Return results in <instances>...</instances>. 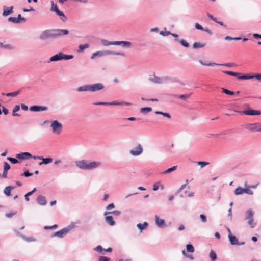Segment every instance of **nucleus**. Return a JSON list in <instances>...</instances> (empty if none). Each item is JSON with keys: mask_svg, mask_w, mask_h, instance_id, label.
I'll list each match as a JSON object with an SVG mask.
<instances>
[{"mask_svg": "<svg viewBox=\"0 0 261 261\" xmlns=\"http://www.w3.org/2000/svg\"><path fill=\"white\" fill-rule=\"evenodd\" d=\"M102 163L98 161L90 162L87 160H82L75 162V166L82 170H91L97 168L101 165Z\"/></svg>", "mask_w": 261, "mask_h": 261, "instance_id": "f257e3e1", "label": "nucleus"}, {"mask_svg": "<svg viewBox=\"0 0 261 261\" xmlns=\"http://www.w3.org/2000/svg\"><path fill=\"white\" fill-rule=\"evenodd\" d=\"M111 55L126 57L125 54L123 52H116L110 50H102L93 53L91 55V59H93L96 57H101L103 56Z\"/></svg>", "mask_w": 261, "mask_h": 261, "instance_id": "f03ea898", "label": "nucleus"}, {"mask_svg": "<svg viewBox=\"0 0 261 261\" xmlns=\"http://www.w3.org/2000/svg\"><path fill=\"white\" fill-rule=\"evenodd\" d=\"M73 56L71 55L64 54L62 52H59L58 54L53 56L49 58L50 62L58 61L62 60H70L73 58Z\"/></svg>", "mask_w": 261, "mask_h": 261, "instance_id": "7ed1b4c3", "label": "nucleus"}, {"mask_svg": "<svg viewBox=\"0 0 261 261\" xmlns=\"http://www.w3.org/2000/svg\"><path fill=\"white\" fill-rule=\"evenodd\" d=\"M52 132L56 135H60L62 132L63 126L62 124L57 120L53 121L50 125Z\"/></svg>", "mask_w": 261, "mask_h": 261, "instance_id": "20e7f679", "label": "nucleus"}, {"mask_svg": "<svg viewBox=\"0 0 261 261\" xmlns=\"http://www.w3.org/2000/svg\"><path fill=\"white\" fill-rule=\"evenodd\" d=\"M39 38L41 40L48 38L55 39L53 29L45 30L42 31L39 35Z\"/></svg>", "mask_w": 261, "mask_h": 261, "instance_id": "39448f33", "label": "nucleus"}, {"mask_svg": "<svg viewBox=\"0 0 261 261\" xmlns=\"http://www.w3.org/2000/svg\"><path fill=\"white\" fill-rule=\"evenodd\" d=\"M73 226H68L64 228L59 231L54 232L51 235V237H57L59 238H63L64 236L67 234V233L72 228Z\"/></svg>", "mask_w": 261, "mask_h": 261, "instance_id": "423d86ee", "label": "nucleus"}, {"mask_svg": "<svg viewBox=\"0 0 261 261\" xmlns=\"http://www.w3.org/2000/svg\"><path fill=\"white\" fill-rule=\"evenodd\" d=\"M53 30L55 39L67 35L69 34V31L67 29H53Z\"/></svg>", "mask_w": 261, "mask_h": 261, "instance_id": "0eeeda50", "label": "nucleus"}, {"mask_svg": "<svg viewBox=\"0 0 261 261\" xmlns=\"http://www.w3.org/2000/svg\"><path fill=\"white\" fill-rule=\"evenodd\" d=\"M143 148L141 144H139L135 148L131 149L129 151L130 154L133 156H138L143 152Z\"/></svg>", "mask_w": 261, "mask_h": 261, "instance_id": "6e6552de", "label": "nucleus"}, {"mask_svg": "<svg viewBox=\"0 0 261 261\" xmlns=\"http://www.w3.org/2000/svg\"><path fill=\"white\" fill-rule=\"evenodd\" d=\"M90 85L91 92H96L97 91H100L101 90H102L105 88L104 85L100 83L91 84Z\"/></svg>", "mask_w": 261, "mask_h": 261, "instance_id": "1a4fd4ad", "label": "nucleus"}, {"mask_svg": "<svg viewBox=\"0 0 261 261\" xmlns=\"http://www.w3.org/2000/svg\"><path fill=\"white\" fill-rule=\"evenodd\" d=\"M33 158L35 160L38 159L41 160L42 161L39 163V165L42 164H48L53 162V159L51 158H44L42 156H33Z\"/></svg>", "mask_w": 261, "mask_h": 261, "instance_id": "9d476101", "label": "nucleus"}, {"mask_svg": "<svg viewBox=\"0 0 261 261\" xmlns=\"http://www.w3.org/2000/svg\"><path fill=\"white\" fill-rule=\"evenodd\" d=\"M115 45H120L123 48H129L132 45V42L126 41H115Z\"/></svg>", "mask_w": 261, "mask_h": 261, "instance_id": "9b49d317", "label": "nucleus"}, {"mask_svg": "<svg viewBox=\"0 0 261 261\" xmlns=\"http://www.w3.org/2000/svg\"><path fill=\"white\" fill-rule=\"evenodd\" d=\"M259 123H247L245 125V128L251 130V131H260L259 128H258L257 127V125H259Z\"/></svg>", "mask_w": 261, "mask_h": 261, "instance_id": "f8f14e48", "label": "nucleus"}, {"mask_svg": "<svg viewBox=\"0 0 261 261\" xmlns=\"http://www.w3.org/2000/svg\"><path fill=\"white\" fill-rule=\"evenodd\" d=\"M48 110L46 106H33L30 108V110L32 112L45 111Z\"/></svg>", "mask_w": 261, "mask_h": 261, "instance_id": "ddd939ff", "label": "nucleus"}, {"mask_svg": "<svg viewBox=\"0 0 261 261\" xmlns=\"http://www.w3.org/2000/svg\"><path fill=\"white\" fill-rule=\"evenodd\" d=\"M167 79V77L161 78L154 75L152 77H150L149 81L155 84H162L164 81Z\"/></svg>", "mask_w": 261, "mask_h": 261, "instance_id": "4468645a", "label": "nucleus"}, {"mask_svg": "<svg viewBox=\"0 0 261 261\" xmlns=\"http://www.w3.org/2000/svg\"><path fill=\"white\" fill-rule=\"evenodd\" d=\"M16 157L19 160H25L33 158L32 154L29 152H22L16 155Z\"/></svg>", "mask_w": 261, "mask_h": 261, "instance_id": "2eb2a0df", "label": "nucleus"}, {"mask_svg": "<svg viewBox=\"0 0 261 261\" xmlns=\"http://www.w3.org/2000/svg\"><path fill=\"white\" fill-rule=\"evenodd\" d=\"M13 9V6L7 7L6 6H3V16H7L12 13Z\"/></svg>", "mask_w": 261, "mask_h": 261, "instance_id": "dca6fc26", "label": "nucleus"}, {"mask_svg": "<svg viewBox=\"0 0 261 261\" xmlns=\"http://www.w3.org/2000/svg\"><path fill=\"white\" fill-rule=\"evenodd\" d=\"M242 113L247 115H259L261 114L260 111L254 110H246L243 111Z\"/></svg>", "mask_w": 261, "mask_h": 261, "instance_id": "f3484780", "label": "nucleus"}, {"mask_svg": "<svg viewBox=\"0 0 261 261\" xmlns=\"http://www.w3.org/2000/svg\"><path fill=\"white\" fill-rule=\"evenodd\" d=\"M107 103H108V106H114V105L115 106H124V105L130 106V105H131L130 103L124 102V101L120 102L118 100H115V101H113L109 102H107Z\"/></svg>", "mask_w": 261, "mask_h": 261, "instance_id": "a211bd4d", "label": "nucleus"}, {"mask_svg": "<svg viewBox=\"0 0 261 261\" xmlns=\"http://www.w3.org/2000/svg\"><path fill=\"white\" fill-rule=\"evenodd\" d=\"M155 224L158 227L160 228H163L166 225L165 224V221L163 219H160L157 215L155 216Z\"/></svg>", "mask_w": 261, "mask_h": 261, "instance_id": "6ab92c4d", "label": "nucleus"}, {"mask_svg": "<svg viewBox=\"0 0 261 261\" xmlns=\"http://www.w3.org/2000/svg\"><path fill=\"white\" fill-rule=\"evenodd\" d=\"M37 202L40 205H45L46 204V198L44 196L40 195L37 198Z\"/></svg>", "mask_w": 261, "mask_h": 261, "instance_id": "aec40b11", "label": "nucleus"}, {"mask_svg": "<svg viewBox=\"0 0 261 261\" xmlns=\"http://www.w3.org/2000/svg\"><path fill=\"white\" fill-rule=\"evenodd\" d=\"M15 188V187L9 186H7L4 189V193L7 196H10L11 195V191L12 190H13Z\"/></svg>", "mask_w": 261, "mask_h": 261, "instance_id": "412c9836", "label": "nucleus"}, {"mask_svg": "<svg viewBox=\"0 0 261 261\" xmlns=\"http://www.w3.org/2000/svg\"><path fill=\"white\" fill-rule=\"evenodd\" d=\"M78 92L90 91V85H86L79 87L77 89Z\"/></svg>", "mask_w": 261, "mask_h": 261, "instance_id": "4be33fe9", "label": "nucleus"}, {"mask_svg": "<svg viewBox=\"0 0 261 261\" xmlns=\"http://www.w3.org/2000/svg\"><path fill=\"white\" fill-rule=\"evenodd\" d=\"M100 43L102 45L104 46H108L110 45H115V41H110L106 39H101Z\"/></svg>", "mask_w": 261, "mask_h": 261, "instance_id": "5701e85b", "label": "nucleus"}, {"mask_svg": "<svg viewBox=\"0 0 261 261\" xmlns=\"http://www.w3.org/2000/svg\"><path fill=\"white\" fill-rule=\"evenodd\" d=\"M106 222L111 226H113L115 224V222L113 220L112 216H108L105 217Z\"/></svg>", "mask_w": 261, "mask_h": 261, "instance_id": "b1692460", "label": "nucleus"}, {"mask_svg": "<svg viewBox=\"0 0 261 261\" xmlns=\"http://www.w3.org/2000/svg\"><path fill=\"white\" fill-rule=\"evenodd\" d=\"M228 238L231 245H234L238 244V240L234 236L232 235L231 234H229Z\"/></svg>", "mask_w": 261, "mask_h": 261, "instance_id": "393cba45", "label": "nucleus"}, {"mask_svg": "<svg viewBox=\"0 0 261 261\" xmlns=\"http://www.w3.org/2000/svg\"><path fill=\"white\" fill-rule=\"evenodd\" d=\"M56 13L57 15L60 17V19L63 22H65L67 20V17L62 11L59 10L56 12Z\"/></svg>", "mask_w": 261, "mask_h": 261, "instance_id": "a878e982", "label": "nucleus"}, {"mask_svg": "<svg viewBox=\"0 0 261 261\" xmlns=\"http://www.w3.org/2000/svg\"><path fill=\"white\" fill-rule=\"evenodd\" d=\"M253 214H254V213L252 211L251 209L248 210L246 211V218H245V219L248 220V219H250L253 218Z\"/></svg>", "mask_w": 261, "mask_h": 261, "instance_id": "bb28decb", "label": "nucleus"}, {"mask_svg": "<svg viewBox=\"0 0 261 261\" xmlns=\"http://www.w3.org/2000/svg\"><path fill=\"white\" fill-rule=\"evenodd\" d=\"M89 47L88 44H81L79 46V49L77 50L78 53H82L85 49L88 48Z\"/></svg>", "mask_w": 261, "mask_h": 261, "instance_id": "cd10ccee", "label": "nucleus"}, {"mask_svg": "<svg viewBox=\"0 0 261 261\" xmlns=\"http://www.w3.org/2000/svg\"><path fill=\"white\" fill-rule=\"evenodd\" d=\"M148 223L146 222H144L143 224L138 223L137 225V227L138 229H139L141 231L146 228V227L148 226Z\"/></svg>", "mask_w": 261, "mask_h": 261, "instance_id": "c85d7f7f", "label": "nucleus"}, {"mask_svg": "<svg viewBox=\"0 0 261 261\" xmlns=\"http://www.w3.org/2000/svg\"><path fill=\"white\" fill-rule=\"evenodd\" d=\"M199 63L201 64H202V65L207 66H216L217 65H219V64L215 63H212V62L206 63V62H204L202 60H199Z\"/></svg>", "mask_w": 261, "mask_h": 261, "instance_id": "c756f323", "label": "nucleus"}, {"mask_svg": "<svg viewBox=\"0 0 261 261\" xmlns=\"http://www.w3.org/2000/svg\"><path fill=\"white\" fill-rule=\"evenodd\" d=\"M155 114L156 115H162L164 117H167L168 118H171V116L170 114L167 113L163 112L162 111H155Z\"/></svg>", "mask_w": 261, "mask_h": 261, "instance_id": "7c9ffc66", "label": "nucleus"}, {"mask_svg": "<svg viewBox=\"0 0 261 261\" xmlns=\"http://www.w3.org/2000/svg\"><path fill=\"white\" fill-rule=\"evenodd\" d=\"M210 257L211 258V261H215L217 258V255L215 252L213 250L210 252Z\"/></svg>", "mask_w": 261, "mask_h": 261, "instance_id": "2f4dec72", "label": "nucleus"}, {"mask_svg": "<svg viewBox=\"0 0 261 261\" xmlns=\"http://www.w3.org/2000/svg\"><path fill=\"white\" fill-rule=\"evenodd\" d=\"M177 168V166H173L171 168H168L165 171H164L162 173L163 174H168L174 171H175Z\"/></svg>", "mask_w": 261, "mask_h": 261, "instance_id": "473e14b6", "label": "nucleus"}, {"mask_svg": "<svg viewBox=\"0 0 261 261\" xmlns=\"http://www.w3.org/2000/svg\"><path fill=\"white\" fill-rule=\"evenodd\" d=\"M241 80H249L254 78V74L251 75L250 74L242 75L239 77Z\"/></svg>", "mask_w": 261, "mask_h": 261, "instance_id": "72a5a7b5", "label": "nucleus"}, {"mask_svg": "<svg viewBox=\"0 0 261 261\" xmlns=\"http://www.w3.org/2000/svg\"><path fill=\"white\" fill-rule=\"evenodd\" d=\"M205 46V44H202L199 42H195L193 44V47L194 48H202Z\"/></svg>", "mask_w": 261, "mask_h": 261, "instance_id": "f704fd0d", "label": "nucleus"}, {"mask_svg": "<svg viewBox=\"0 0 261 261\" xmlns=\"http://www.w3.org/2000/svg\"><path fill=\"white\" fill-rule=\"evenodd\" d=\"M20 92V90H18V91H16L15 92H11V93H7L6 94V95L7 96H12V97H15L17 95H18Z\"/></svg>", "mask_w": 261, "mask_h": 261, "instance_id": "c9c22d12", "label": "nucleus"}, {"mask_svg": "<svg viewBox=\"0 0 261 261\" xmlns=\"http://www.w3.org/2000/svg\"><path fill=\"white\" fill-rule=\"evenodd\" d=\"M243 193V188L242 187H239L237 188L234 190V194L236 195L242 194Z\"/></svg>", "mask_w": 261, "mask_h": 261, "instance_id": "e433bc0d", "label": "nucleus"}, {"mask_svg": "<svg viewBox=\"0 0 261 261\" xmlns=\"http://www.w3.org/2000/svg\"><path fill=\"white\" fill-rule=\"evenodd\" d=\"M51 7L50 10L51 11L56 12L57 11H58L59 10L58 8L57 5L56 4H55L53 1H51Z\"/></svg>", "mask_w": 261, "mask_h": 261, "instance_id": "4c0bfd02", "label": "nucleus"}, {"mask_svg": "<svg viewBox=\"0 0 261 261\" xmlns=\"http://www.w3.org/2000/svg\"><path fill=\"white\" fill-rule=\"evenodd\" d=\"M0 47L2 48H4L6 49H13V47L10 44H4L3 43L0 42Z\"/></svg>", "mask_w": 261, "mask_h": 261, "instance_id": "58836bf2", "label": "nucleus"}, {"mask_svg": "<svg viewBox=\"0 0 261 261\" xmlns=\"http://www.w3.org/2000/svg\"><path fill=\"white\" fill-rule=\"evenodd\" d=\"M152 111V108L151 107H145L142 108L140 109L141 113H149Z\"/></svg>", "mask_w": 261, "mask_h": 261, "instance_id": "ea45409f", "label": "nucleus"}, {"mask_svg": "<svg viewBox=\"0 0 261 261\" xmlns=\"http://www.w3.org/2000/svg\"><path fill=\"white\" fill-rule=\"evenodd\" d=\"M36 188H34L33 189V190L29 192H28L24 196V197H25V199L27 201H29V198H28V195H31L32 194H33V193L36 191Z\"/></svg>", "mask_w": 261, "mask_h": 261, "instance_id": "a19ab883", "label": "nucleus"}, {"mask_svg": "<svg viewBox=\"0 0 261 261\" xmlns=\"http://www.w3.org/2000/svg\"><path fill=\"white\" fill-rule=\"evenodd\" d=\"M8 20L9 22H12L13 23H15V24L19 23V20L16 17H9L8 18Z\"/></svg>", "mask_w": 261, "mask_h": 261, "instance_id": "79ce46f5", "label": "nucleus"}, {"mask_svg": "<svg viewBox=\"0 0 261 261\" xmlns=\"http://www.w3.org/2000/svg\"><path fill=\"white\" fill-rule=\"evenodd\" d=\"M221 89L222 90V92L224 93H225L227 95H232L235 93L234 92L231 91H230L228 89H225L224 88H222Z\"/></svg>", "mask_w": 261, "mask_h": 261, "instance_id": "37998d69", "label": "nucleus"}, {"mask_svg": "<svg viewBox=\"0 0 261 261\" xmlns=\"http://www.w3.org/2000/svg\"><path fill=\"white\" fill-rule=\"evenodd\" d=\"M187 251L188 252H194V248L191 244H188L186 246Z\"/></svg>", "mask_w": 261, "mask_h": 261, "instance_id": "c03bdc74", "label": "nucleus"}, {"mask_svg": "<svg viewBox=\"0 0 261 261\" xmlns=\"http://www.w3.org/2000/svg\"><path fill=\"white\" fill-rule=\"evenodd\" d=\"M108 214H113L116 216H119L121 214V212L119 211H114L112 212H106L104 213V215H106Z\"/></svg>", "mask_w": 261, "mask_h": 261, "instance_id": "a18cd8bd", "label": "nucleus"}, {"mask_svg": "<svg viewBox=\"0 0 261 261\" xmlns=\"http://www.w3.org/2000/svg\"><path fill=\"white\" fill-rule=\"evenodd\" d=\"M197 163L198 165H200L201 168H203V167H205V166H207L210 164L209 162H202V161L197 162Z\"/></svg>", "mask_w": 261, "mask_h": 261, "instance_id": "49530a36", "label": "nucleus"}, {"mask_svg": "<svg viewBox=\"0 0 261 261\" xmlns=\"http://www.w3.org/2000/svg\"><path fill=\"white\" fill-rule=\"evenodd\" d=\"M248 224L251 228H253L255 226V223H254L253 218L248 219Z\"/></svg>", "mask_w": 261, "mask_h": 261, "instance_id": "de8ad7c7", "label": "nucleus"}, {"mask_svg": "<svg viewBox=\"0 0 261 261\" xmlns=\"http://www.w3.org/2000/svg\"><path fill=\"white\" fill-rule=\"evenodd\" d=\"M241 38L240 37H232L230 36H226L225 40H239Z\"/></svg>", "mask_w": 261, "mask_h": 261, "instance_id": "09e8293b", "label": "nucleus"}, {"mask_svg": "<svg viewBox=\"0 0 261 261\" xmlns=\"http://www.w3.org/2000/svg\"><path fill=\"white\" fill-rule=\"evenodd\" d=\"M245 193L248 195H252L253 191L249 188H243V193Z\"/></svg>", "mask_w": 261, "mask_h": 261, "instance_id": "8fccbe9b", "label": "nucleus"}, {"mask_svg": "<svg viewBox=\"0 0 261 261\" xmlns=\"http://www.w3.org/2000/svg\"><path fill=\"white\" fill-rule=\"evenodd\" d=\"M7 160L13 164H16L18 162L17 159L12 157H8Z\"/></svg>", "mask_w": 261, "mask_h": 261, "instance_id": "3c124183", "label": "nucleus"}, {"mask_svg": "<svg viewBox=\"0 0 261 261\" xmlns=\"http://www.w3.org/2000/svg\"><path fill=\"white\" fill-rule=\"evenodd\" d=\"M180 42L181 44V45L182 46H184V47H189V44L185 40L181 39V40H180Z\"/></svg>", "mask_w": 261, "mask_h": 261, "instance_id": "603ef678", "label": "nucleus"}, {"mask_svg": "<svg viewBox=\"0 0 261 261\" xmlns=\"http://www.w3.org/2000/svg\"><path fill=\"white\" fill-rule=\"evenodd\" d=\"M10 168V166L9 164L7 162H5L4 163V170L8 171V170H9Z\"/></svg>", "mask_w": 261, "mask_h": 261, "instance_id": "864d4df0", "label": "nucleus"}, {"mask_svg": "<svg viewBox=\"0 0 261 261\" xmlns=\"http://www.w3.org/2000/svg\"><path fill=\"white\" fill-rule=\"evenodd\" d=\"M17 19L19 20V22L20 23L21 22H25L26 21V19L24 17H22L21 14H18L17 17Z\"/></svg>", "mask_w": 261, "mask_h": 261, "instance_id": "5fc2aeb1", "label": "nucleus"}, {"mask_svg": "<svg viewBox=\"0 0 261 261\" xmlns=\"http://www.w3.org/2000/svg\"><path fill=\"white\" fill-rule=\"evenodd\" d=\"M171 34V33L170 32H169V31H161L160 32V34L162 35V36H168L169 35H170Z\"/></svg>", "mask_w": 261, "mask_h": 261, "instance_id": "6e6d98bb", "label": "nucleus"}, {"mask_svg": "<svg viewBox=\"0 0 261 261\" xmlns=\"http://www.w3.org/2000/svg\"><path fill=\"white\" fill-rule=\"evenodd\" d=\"M58 226L56 224H55L53 226H45L44 227V229H45V230H47V229H55L56 228H57Z\"/></svg>", "mask_w": 261, "mask_h": 261, "instance_id": "4d7b16f0", "label": "nucleus"}, {"mask_svg": "<svg viewBox=\"0 0 261 261\" xmlns=\"http://www.w3.org/2000/svg\"><path fill=\"white\" fill-rule=\"evenodd\" d=\"M160 186V182H156V183L154 184V185L153 186V190L157 191L159 189Z\"/></svg>", "mask_w": 261, "mask_h": 261, "instance_id": "13d9d810", "label": "nucleus"}, {"mask_svg": "<svg viewBox=\"0 0 261 261\" xmlns=\"http://www.w3.org/2000/svg\"><path fill=\"white\" fill-rule=\"evenodd\" d=\"M223 72L225 74H227L228 75H231V76H233L234 75H236L237 74L236 73V72H233V71H224Z\"/></svg>", "mask_w": 261, "mask_h": 261, "instance_id": "bf43d9fd", "label": "nucleus"}, {"mask_svg": "<svg viewBox=\"0 0 261 261\" xmlns=\"http://www.w3.org/2000/svg\"><path fill=\"white\" fill-rule=\"evenodd\" d=\"M233 65L232 63H225V64H219V65H217V66H225L228 67H231Z\"/></svg>", "mask_w": 261, "mask_h": 261, "instance_id": "052dcab7", "label": "nucleus"}, {"mask_svg": "<svg viewBox=\"0 0 261 261\" xmlns=\"http://www.w3.org/2000/svg\"><path fill=\"white\" fill-rule=\"evenodd\" d=\"M200 218L202 222H206L207 221V219L206 216L204 215L201 214L200 215Z\"/></svg>", "mask_w": 261, "mask_h": 261, "instance_id": "680f3d73", "label": "nucleus"}, {"mask_svg": "<svg viewBox=\"0 0 261 261\" xmlns=\"http://www.w3.org/2000/svg\"><path fill=\"white\" fill-rule=\"evenodd\" d=\"M94 250L97 252H101L102 251L103 249L101 246L98 245L94 248Z\"/></svg>", "mask_w": 261, "mask_h": 261, "instance_id": "e2e57ef3", "label": "nucleus"}, {"mask_svg": "<svg viewBox=\"0 0 261 261\" xmlns=\"http://www.w3.org/2000/svg\"><path fill=\"white\" fill-rule=\"evenodd\" d=\"M16 214V212H13V213H8L6 214V216L8 218H11L14 215H15Z\"/></svg>", "mask_w": 261, "mask_h": 261, "instance_id": "0e129e2a", "label": "nucleus"}, {"mask_svg": "<svg viewBox=\"0 0 261 261\" xmlns=\"http://www.w3.org/2000/svg\"><path fill=\"white\" fill-rule=\"evenodd\" d=\"M33 175L32 173H31L29 172V171H26L24 172L23 174H22V175L24 176L25 177H29Z\"/></svg>", "mask_w": 261, "mask_h": 261, "instance_id": "69168bd1", "label": "nucleus"}, {"mask_svg": "<svg viewBox=\"0 0 261 261\" xmlns=\"http://www.w3.org/2000/svg\"><path fill=\"white\" fill-rule=\"evenodd\" d=\"M109 258L106 256H100L99 257V261H109Z\"/></svg>", "mask_w": 261, "mask_h": 261, "instance_id": "338daca9", "label": "nucleus"}, {"mask_svg": "<svg viewBox=\"0 0 261 261\" xmlns=\"http://www.w3.org/2000/svg\"><path fill=\"white\" fill-rule=\"evenodd\" d=\"M254 78L256 79L259 81H261V74H254Z\"/></svg>", "mask_w": 261, "mask_h": 261, "instance_id": "774afa93", "label": "nucleus"}]
</instances>
